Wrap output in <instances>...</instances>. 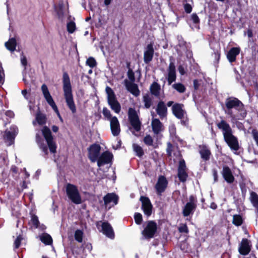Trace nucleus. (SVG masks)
Returning <instances> with one entry per match:
<instances>
[{
  "label": "nucleus",
  "instance_id": "34",
  "mask_svg": "<svg viewBox=\"0 0 258 258\" xmlns=\"http://www.w3.org/2000/svg\"><path fill=\"white\" fill-rule=\"evenodd\" d=\"M5 46L11 51H14L16 47V40L15 38H11L5 43Z\"/></svg>",
  "mask_w": 258,
  "mask_h": 258
},
{
  "label": "nucleus",
  "instance_id": "55",
  "mask_svg": "<svg viewBox=\"0 0 258 258\" xmlns=\"http://www.w3.org/2000/svg\"><path fill=\"white\" fill-rule=\"evenodd\" d=\"M213 177H214V182H217L218 181V175L217 171L216 169H214L213 170Z\"/></svg>",
  "mask_w": 258,
  "mask_h": 258
},
{
  "label": "nucleus",
  "instance_id": "26",
  "mask_svg": "<svg viewBox=\"0 0 258 258\" xmlns=\"http://www.w3.org/2000/svg\"><path fill=\"white\" fill-rule=\"evenodd\" d=\"M217 126L222 131L223 137L232 133L230 125L224 120H221L217 124Z\"/></svg>",
  "mask_w": 258,
  "mask_h": 258
},
{
  "label": "nucleus",
  "instance_id": "31",
  "mask_svg": "<svg viewBox=\"0 0 258 258\" xmlns=\"http://www.w3.org/2000/svg\"><path fill=\"white\" fill-rule=\"evenodd\" d=\"M126 88L128 91L136 96H137L140 94L137 85L133 83H128L126 85Z\"/></svg>",
  "mask_w": 258,
  "mask_h": 258
},
{
  "label": "nucleus",
  "instance_id": "45",
  "mask_svg": "<svg viewBox=\"0 0 258 258\" xmlns=\"http://www.w3.org/2000/svg\"><path fill=\"white\" fill-rule=\"evenodd\" d=\"M83 232L80 230H77L75 233V239L79 242H82L83 240Z\"/></svg>",
  "mask_w": 258,
  "mask_h": 258
},
{
  "label": "nucleus",
  "instance_id": "49",
  "mask_svg": "<svg viewBox=\"0 0 258 258\" xmlns=\"http://www.w3.org/2000/svg\"><path fill=\"white\" fill-rule=\"evenodd\" d=\"M23 239V237L21 235H19L14 241V248H18L21 244V240Z\"/></svg>",
  "mask_w": 258,
  "mask_h": 258
},
{
  "label": "nucleus",
  "instance_id": "44",
  "mask_svg": "<svg viewBox=\"0 0 258 258\" xmlns=\"http://www.w3.org/2000/svg\"><path fill=\"white\" fill-rule=\"evenodd\" d=\"M86 63L91 68L96 67L97 62L95 58L93 57H89L86 60Z\"/></svg>",
  "mask_w": 258,
  "mask_h": 258
},
{
  "label": "nucleus",
  "instance_id": "28",
  "mask_svg": "<svg viewBox=\"0 0 258 258\" xmlns=\"http://www.w3.org/2000/svg\"><path fill=\"white\" fill-rule=\"evenodd\" d=\"M151 125L155 134H158L163 129V125L159 119L154 118L152 120Z\"/></svg>",
  "mask_w": 258,
  "mask_h": 258
},
{
  "label": "nucleus",
  "instance_id": "46",
  "mask_svg": "<svg viewBox=\"0 0 258 258\" xmlns=\"http://www.w3.org/2000/svg\"><path fill=\"white\" fill-rule=\"evenodd\" d=\"M76 29L75 23L73 22H70L67 24V30L70 33H73Z\"/></svg>",
  "mask_w": 258,
  "mask_h": 258
},
{
  "label": "nucleus",
  "instance_id": "63",
  "mask_svg": "<svg viewBox=\"0 0 258 258\" xmlns=\"http://www.w3.org/2000/svg\"><path fill=\"white\" fill-rule=\"evenodd\" d=\"M198 82L197 80H195L194 81V87L196 89H197L198 88Z\"/></svg>",
  "mask_w": 258,
  "mask_h": 258
},
{
  "label": "nucleus",
  "instance_id": "15",
  "mask_svg": "<svg viewBox=\"0 0 258 258\" xmlns=\"http://www.w3.org/2000/svg\"><path fill=\"white\" fill-rule=\"evenodd\" d=\"M224 139L231 149L234 151H237L239 149L238 140L233 135L232 133L224 136Z\"/></svg>",
  "mask_w": 258,
  "mask_h": 258
},
{
  "label": "nucleus",
  "instance_id": "47",
  "mask_svg": "<svg viewBox=\"0 0 258 258\" xmlns=\"http://www.w3.org/2000/svg\"><path fill=\"white\" fill-rule=\"evenodd\" d=\"M135 222L137 224L140 225L142 222V215L139 213H136L134 215Z\"/></svg>",
  "mask_w": 258,
  "mask_h": 258
},
{
  "label": "nucleus",
  "instance_id": "6",
  "mask_svg": "<svg viewBox=\"0 0 258 258\" xmlns=\"http://www.w3.org/2000/svg\"><path fill=\"white\" fill-rule=\"evenodd\" d=\"M41 91L47 103L52 107L53 110L57 114L60 120L62 121V119L60 115L57 107L49 93L47 86L45 84L41 86Z\"/></svg>",
  "mask_w": 258,
  "mask_h": 258
},
{
  "label": "nucleus",
  "instance_id": "56",
  "mask_svg": "<svg viewBox=\"0 0 258 258\" xmlns=\"http://www.w3.org/2000/svg\"><path fill=\"white\" fill-rule=\"evenodd\" d=\"M4 73L2 68H0V83H3L4 81Z\"/></svg>",
  "mask_w": 258,
  "mask_h": 258
},
{
  "label": "nucleus",
  "instance_id": "13",
  "mask_svg": "<svg viewBox=\"0 0 258 258\" xmlns=\"http://www.w3.org/2000/svg\"><path fill=\"white\" fill-rule=\"evenodd\" d=\"M140 201L142 202V209L144 214L148 217L151 216L152 212V205L147 197L141 196Z\"/></svg>",
  "mask_w": 258,
  "mask_h": 258
},
{
  "label": "nucleus",
  "instance_id": "22",
  "mask_svg": "<svg viewBox=\"0 0 258 258\" xmlns=\"http://www.w3.org/2000/svg\"><path fill=\"white\" fill-rule=\"evenodd\" d=\"M101 226L102 233L108 238L113 239L114 233L111 225L107 222H103Z\"/></svg>",
  "mask_w": 258,
  "mask_h": 258
},
{
  "label": "nucleus",
  "instance_id": "18",
  "mask_svg": "<svg viewBox=\"0 0 258 258\" xmlns=\"http://www.w3.org/2000/svg\"><path fill=\"white\" fill-rule=\"evenodd\" d=\"M154 53L153 43L148 44L145 48L144 52V61L145 63L148 64L152 61Z\"/></svg>",
  "mask_w": 258,
  "mask_h": 258
},
{
  "label": "nucleus",
  "instance_id": "20",
  "mask_svg": "<svg viewBox=\"0 0 258 258\" xmlns=\"http://www.w3.org/2000/svg\"><path fill=\"white\" fill-rule=\"evenodd\" d=\"M155 110L157 114L161 119L166 118L167 108L165 103L163 101H160L158 103Z\"/></svg>",
  "mask_w": 258,
  "mask_h": 258
},
{
  "label": "nucleus",
  "instance_id": "52",
  "mask_svg": "<svg viewBox=\"0 0 258 258\" xmlns=\"http://www.w3.org/2000/svg\"><path fill=\"white\" fill-rule=\"evenodd\" d=\"M251 134L253 139H254L257 146L258 147V131L255 129L252 130Z\"/></svg>",
  "mask_w": 258,
  "mask_h": 258
},
{
  "label": "nucleus",
  "instance_id": "1",
  "mask_svg": "<svg viewBox=\"0 0 258 258\" xmlns=\"http://www.w3.org/2000/svg\"><path fill=\"white\" fill-rule=\"evenodd\" d=\"M42 134L45 138L47 145L44 143V141L37 134L36 136V141L37 143L39 148L44 153L45 155L48 154L47 146L49 147L50 152L51 153H55L56 152V145L53 141L51 133L49 128L44 126L42 130Z\"/></svg>",
  "mask_w": 258,
  "mask_h": 258
},
{
  "label": "nucleus",
  "instance_id": "25",
  "mask_svg": "<svg viewBox=\"0 0 258 258\" xmlns=\"http://www.w3.org/2000/svg\"><path fill=\"white\" fill-rule=\"evenodd\" d=\"M221 174L227 183H232L234 181V177L229 167L226 166H223Z\"/></svg>",
  "mask_w": 258,
  "mask_h": 258
},
{
  "label": "nucleus",
  "instance_id": "24",
  "mask_svg": "<svg viewBox=\"0 0 258 258\" xmlns=\"http://www.w3.org/2000/svg\"><path fill=\"white\" fill-rule=\"evenodd\" d=\"M110 125L112 134L114 136H117L120 132V128L118 120L116 117H112L110 121Z\"/></svg>",
  "mask_w": 258,
  "mask_h": 258
},
{
  "label": "nucleus",
  "instance_id": "32",
  "mask_svg": "<svg viewBox=\"0 0 258 258\" xmlns=\"http://www.w3.org/2000/svg\"><path fill=\"white\" fill-rule=\"evenodd\" d=\"M160 90V86L157 82H154L150 86L151 93L156 97H159Z\"/></svg>",
  "mask_w": 258,
  "mask_h": 258
},
{
  "label": "nucleus",
  "instance_id": "36",
  "mask_svg": "<svg viewBox=\"0 0 258 258\" xmlns=\"http://www.w3.org/2000/svg\"><path fill=\"white\" fill-rule=\"evenodd\" d=\"M152 98L148 94L143 96V102L146 108H149L152 105Z\"/></svg>",
  "mask_w": 258,
  "mask_h": 258
},
{
  "label": "nucleus",
  "instance_id": "33",
  "mask_svg": "<svg viewBox=\"0 0 258 258\" xmlns=\"http://www.w3.org/2000/svg\"><path fill=\"white\" fill-rule=\"evenodd\" d=\"M40 240L46 245H50L52 243L51 236L47 233H43L39 236Z\"/></svg>",
  "mask_w": 258,
  "mask_h": 258
},
{
  "label": "nucleus",
  "instance_id": "8",
  "mask_svg": "<svg viewBox=\"0 0 258 258\" xmlns=\"http://www.w3.org/2000/svg\"><path fill=\"white\" fill-rule=\"evenodd\" d=\"M197 201L195 197L190 196L189 201L182 208V214L184 217H188L192 215L197 208Z\"/></svg>",
  "mask_w": 258,
  "mask_h": 258
},
{
  "label": "nucleus",
  "instance_id": "61",
  "mask_svg": "<svg viewBox=\"0 0 258 258\" xmlns=\"http://www.w3.org/2000/svg\"><path fill=\"white\" fill-rule=\"evenodd\" d=\"M247 33V36L249 38H251L253 36V33H252V31L251 30H250V29L248 30Z\"/></svg>",
  "mask_w": 258,
  "mask_h": 258
},
{
  "label": "nucleus",
  "instance_id": "38",
  "mask_svg": "<svg viewBox=\"0 0 258 258\" xmlns=\"http://www.w3.org/2000/svg\"><path fill=\"white\" fill-rule=\"evenodd\" d=\"M144 143L149 146H153L154 148H156L157 146L153 144V140L152 137L150 135H147L144 138Z\"/></svg>",
  "mask_w": 258,
  "mask_h": 258
},
{
  "label": "nucleus",
  "instance_id": "51",
  "mask_svg": "<svg viewBox=\"0 0 258 258\" xmlns=\"http://www.w3.org/2000/svg\"><path fill=\"white\" fill-rule=\"evenodd\" d=\"M178 230L180 233H187L188 232V229L186 224H181L178 227Z\"/></svg>",
  "mask_w": 258,
  "mask_h": 258
},
{
  "label": "nucleus",
  "instance_id": "58",
  "mask_svg": "<svg viewBox=\"0 0 258 258\" xmlns=\"http://www.w3.org/2000/svg\"><path fill=\"white\" fill-rule=\"evenodd\" d=\"M178 70L181 75H183L185 74L184 69L182 66H179Z\"/></svg>",
  "mask_w": 258,
  "mask_h": 258
},
{
  "label": "nucleus",
  "instance_id": "57",
  "mask_svg": "<svg viewBox=\"0 0 258 258\" xmlns=\"http://www.w3.org/2000/svg\"><path fill=\"white\" fill-rule=\"evenodd\" d=\"M21 61L22 64L25 67L27 63L26 58L25 56H22L21 58Z\"/></svg>",
  "mask_w": 258,
  "mask_h": 258
},
{
  "label": "nucleus",
  "instance_id": "53",
  "mask_svg": "<svg viewBox=\"0 0 258 258\" xmlns=\"http://www.w3.org/2000/svg\"><path fill=\"white\" fill-rule=\"evenodd\" d=\"M191 19L195 24H198L200 22L199 18L196 14H192L191 16Z\"/></svg>",
  "mask_w": 258,
  "mask_h": 258
},
{
  "label": "nucleus",
  "instance_id": "64",
  "mask_svg": "<svg viewBox=\"0 0 258 258\" xmlns=\"http://www.w3.org/2000/svg\"><path fill=\"white\" fill-rule=\"evenodd\" d=\"M111 3V0H104V4L106 6L109 5Z\"/></svg>",
  "mask_w": 258,
  "mask_h": 258
},
{
  "label": "nucleus",
  "instance_id": "30",
  "mask_svg": "<svg viewBox=\"0 0 258 258\" xmlns=\"http://www.w3.org/2000/svg\"><path fill=\"white\" fill-rule=\"evenodd\" d=\"M200 154L201 158L205 161L210 159L211 152L209 149L206 146H200Z\"/></svg>",
  "mask_w": 258,
  "mask_h": 258
},
{
  "label": "nucleus",
  "instance_id": "60",
  "mask_svg": "<svg viewBox=\"0 0 258 258\" xmlns=\"http://www.w3.org/2000/svg\"><path fill=\"white\" fill-rule=\"evenodd\" d=\"M85 248L87 249L88 251L90 252L91 250V249H92V245H91V244L90 243H87L85 245Z\"/></svg>",
  "mask_w": 258,
  "mask_h": 258
},
{
  "label": "nucleus",
  "instance_id": "12",
  "mask_svg": "<svg viewBox=\"0 0 258 258\" xmlns=\"http://www.w3.org/2000/svg\"><path fill=\"white\" fill-rule=\"evenodd\" d=\"M101 147L98 144L91 145L88 149V157L92 162L97 161L99 155Z\"/></svg>",
  "mask_w": 258,
  "mask_h": 258
},
{
  "label": "nucleus",
  "instance_id": "23",
  "mask_svg": "<svg viewBox=\"0 0 258 258\" xmlns=\"http://www.w3.org/2000/svg\"><path fill=\"white\" fill-rule=\"evenodd\" d=\"M183 106L182 104L179 103H175L172 106V113L178 119H182L186 114L183 109Z\"/></svg>",
  "mask_w": 258,
  "mask_h": 258
},
{
  "label": "nucleus",
  "instance_id": "54",
  "mask_svg": "<svg viewBox=\"0 0 258 258\" xmlns=\"http://www.w3.org/2000/svg\"><path fill=\"white\" fill-rule=\"evenodd\" d=\"M184 8L185 12L187 13H190L192 11V8L191 6L188 4H185L184 5Z\"/></svg>",
  "mask_w": 258,
  "mask_h": 258
},
{
  "label": "nucleus",
  "instance_id": "35",
  "mask_svg": "<svg viewBox=\"0 0 258 258\" xmlns=\"http://www.w3.org/2000/svg\"><path fill=\"white\" fill-rule=\"evenodd\" d=\"M250 201L253 206L255 209H258V195L254 192L252 191L250 193Z\"/></svg>",
  "mask_w": 258,
  "mask_h": 258
},
{
  "label": "nucleus",
  "instance_id": "42",
  "mask_svg": "<svg viewBox=\"0 0 258 258\" xmlns=\"http://www.w3.org/2000/svg\"><path fill=\"white\" fill-rule=\"evenodd\" d=\"M30 223L34 228H38L39 224V221L38 220V217L35 215H32L31 216Z\"/></svg>",
  "mask_w": 258,
  "mask_h": 258
},
{
  "label": "nucleus",
  "instance_id": "62",
  "mask_svg": "<svg viewBox=\"0 0 258 258\" xmlns=\"http://www.w3.org/2000/svg\"><path fill=\"white\" fill-rule=\"evenodd\" d=\"M52 130L53 132H57L58 130V127L56 125H53L52 126Z\"/></svg>",
  "mask_w": 258,
  "mask_h": 258
},
{
  "label": "nucleus",
  "instance_id": "39",
  "mask_svg": "<svg viewBox=\"0 0 258 258\" xmlns=\"http://www.w3.org/2000/svg\"><path fill=\"white\" fill-rule=\"evenodd\" d=\"M172 88L179 93H183L185 91V86L181 83H175L172 85Z\"/></svg>",
  "mask_w": 258,
  "mask_h": 258
},
{
  "label": "nucleus",
  "instance_id": "16",
  "mask_svg": "<svg viewBox=\"0 0 258 258\" xmlns=\"http://www.w3.org/2000/svg\"><path fill=\"white\" fill-rule=\"evenodd\" d=\"M188 177L185 162L183 159L180 160L178 167V177L181 182H184Z\"/></svg>",
  "mask_w": 258,
  "mask_h": 258
},
{
  "label": "nucleus",
  "instance_id": "11",
  "mask_svg": "<svg viewBox=\"0 0 258 258\" xmlns=\"http://www.w3.org/2000/svg\"><path fill=\"white\" fill-rule=\"evenodd\" d=\"M18 133V127L14 125H12L9 129H7L5 131L4 138L5 142L8 143V145L10 146L13 144Z\"/></svg>",
  "mask_w": 258,
  "mask_h": 258
},
{
  "label": "nucleus",
  "instance_id": "59",
  "mask_svg": "<svg viewBox=\"0 0 258 258\" xmlns=\"http://www.w3.org/2000/svg\"><path fill=\"white\" fill-rule=\"evenodd\" d=\"M6 115L10 117H13L14 116V113L13 111L11 110L7 111L6 112Z\"/></svg>",
  "mask_w": 258,
  "mask_h": 258
},
{
  "label": "nucleus",
  "instance_id": "43",
  "mask_svg": "<svg viewBox=\"0 0 258 258\" xmlns=\"http://www.w3.org/2000/svg\"><path fill=\"white\" fill-rule=\"evenodd\" d=\"M36 120L38 124L41 125L45 123V116L41 113H37L36 115Z\"/></svg>",
  "mask_w": 258,
  "mask_h": 258
},
{
  "label": "nucleus",
  "instance_id": "37",
  "mask_svg": "<svg viewBox=\"0 0 258 258\" xmlns=\"http://www.w3.org/2000/svg\"><path fill=\"white\" fill-rule=\"evenodd\" d=\"M133 148L137 156L139 157L143 156L144 151L142 148L137 144H133Z\"/></svg>",
  "mask_w": 258,
  "mask_h": 258
},
{
  "label": "nucleus",
  "instance_id": "29",
  "mask_svg": "<svg viewBox=\"0 0 258 258\" xmlns=\"http://www.w3.org/2000/svg\"><path fill=\"white\" fill-rule=\"evenodd\" d=\"M240 49L239 47H232L228 51L227 57L230 62L235 61L236 57L240 53Z\"/></svg>",
  "mask_w": 258,
  "mask_h": 258
},
{
  "label": "nucleus",
  "instance_id": "5",
  "mask_svg": "<svg viewBox=\"0 0 258 258\" xmlns=\"http://www.w3.org/2000/svg\"><path fill=\"white\" fill-rule=\"evenodd\" d=\"M66 191L68 198L73 203L76 204L81 203V197L77 186L69 183L67 185Z\"/></svg>",
  "mask_w": 258,
  "mask_h": 258
},
{
  "label": "nucleus",
  "instance_id": "10",
  "mask_svg": "<svg viewBox=\"0 0 258 258\" xmlns=\"http://www.w3.org/2000/svg\"><path fill=\"white\" fill-rule=\"evenodd\" d=\"M231 118V121L243 120L247 115V111L243 104L232 111L231 114L228 115Z\"/></svg>",
  "mask_w": 258,
  "mask_h": 258
},
{
  "label": "nucleus",
  "instance_id": "27",
  "mask_svg": "<svg viewBox=\"0 0 258 258\" xmlns=\"http://www.w3.org/2000/svg\"><path fill=\"white\" fill-rule=\"evenodd\" d=\"M250 247L251 245L249 240L247 239H243L241 242L238 250L241 254L246 255L250 251Z\"/></svg>",
  "mask_w": 258,
  "mask_h": 258
},
{
  "label": "nucleus",
  "instance_id": "50",
  "mask_svg": "<svg viewBox=\"0 0 258 258\" xmlns=\"http://www.w3.org/2000/svg\"><path fill=\"white\" fill-rule=\"evenodd\" d=\"M239 120L231 121L232 123L235 124L236 127L239 130H244V126L242 123L238 121Z\"/></svg>",
  "mask_w": 258,
  "mask_h": 258
},
{
  "label": "nucleus",
  "instance_id": "17",
  "mask_svg": "<svg viewBox=\"0 0 258 258\" xmlns=\"http://www.w3.org/2000/svg\"><path fill=\"white\" fill-rule=\"evenodd\" d=\"M106 209H109L117 203L118 197L114 193L106 195L103 198Z\"/></svg>",
  "mask_w": 258,
  "mask_h": 258
},
{
  "label": "nucleus",
  "instance_id": "2",
  "mask_svg": "<svg viewBox=\"0 0 258 258\" xmlns=\"http://www.w3.org/2000/svg\"><path fill=\"white\" fill-rule=\"evenodd\" d=\"M62 89L67 105L72 112L74 113L76 112V107L74 100L70 79L67 72H64L62 75Z\"/></svg>",
  "mask_w": 258,
  "mask_h": 258
},
{
  "label": "nucleus",
  "instance_id": "14",
  "mask_svg": "<svg viewBox=\"0 0 258 258\" xmlns=\"http://www.w3.org/2000/svg\"><path fill=\"white\" fill-rule=\"evenodd\" d=\"M113 155L109 152L105 151L102 153L98 157L97 162V165L100 167L111 162Z\"/></svg>",
  "mask_w": 258,
  "mask_h": 258
},
{
  "label": "nucleus",
  "instance_id": "41",
  "mask_svg": "<svg viewBox=\"0 0 258 258\" xmlns=\"http://www.w3.org/2000/svg\"><path fill=\"white\" fill-rule=\"evenodd\" d=\"M233 224L236 226H240L242 223V219L241 216L239 215H235L233 217Z\"/></svg>",
  "mask_w": 258,
  "mask_h": 258
},
{
  "label": "nucleus",
  "instance_id": "40",
  "mask_svg": "<svg viewBox=\"0 0 258 258\" xmlns=\"http://www.w3.org/2000/svg\"><path fill=\"white\" fill-rule=\"evenodd\" d=\"M56 11L57 12L58 19L61 20V21L63 20L64 16V12L63 9V5H59L58 8H56Z\"/></svg>",
  "mask_w": 258,
  "mask_h": 258
},
{
  "label": "nucleus",
  "instance_id": "4",
  "mask_svg": "<svg viewBox=\"0 0 258 258\" xmlns=\"http://www.w3.org/2000/svg\"><path fill=\"white\" fill-rule=\"evenodd\" d=\"M105 91L107 95L108 103L110 108L116 113H118L121 109V106L117 100L115 94L112 89L107 86L105 88Z\"/></svg>",
  "mask_w": 258,
  "mask_h": 258
},
{
  "label": "nucleus",
  "instance_id": "21",
  "mask_svg": "<svg viewBox=\"0 0 258 258\" xmlns=\"http://www.w3.org/2000/svg\"><path fill=\"white\" fill-rule=\"evenodd\" d=\"M167 81L170 85L176 80V78L175 66L172 61H170L167 69Z\"/></svg>",
  "mask_w": 258,
  "mask_h": 258
},
{
  "label": "nucleus",
  "instance_id": "19",
  "mask_svg": "<svg viewBox=\"0 0 258 258\" xmlns=\"http://www.w3.org/2000/svg\"><path fill=\"white\" fill-rule=\"evenodd\" d=\"M168 181L163 176H160L155 185V188L158 195H161L167 187Z\"/></svg>",
  "mask_w": 258,
  "mask_h": 258
},
{
  "label": "nucleus",
  "instance_id": "9",
  "mask_svg": "<svg viewBox=\"0 0 258 258\" xmlns=\"http://www.w3.org/2000/svg\"><path fill=\"white\" fill-rule=\"evenodd\" d=\"M157 230V224L154 221H149L145 225V228L142 233L146 239L153 238Z\"/></svg>",
  "mask_w": 258,
  "mask_h": 258
},
{
  "label": "nucleus",
  "instance_id": "3",
  "mask_svg": "<svg viewBox=\"0 0 258 258\" xmlns=\"http://www.w3.org/2000/svg\"><path fill=\"white\" fill-rule=\"evenodd\" d=\"M242 104L243 103L237 98L229 97L225 99L223 108L225 113L228 115Z\"/></svg>",
  "mask_w": 258,
  "mask_h": 258
},
{
  "label": "nucleus",
  "instance_id": "48",
  "mask_svg": "<svg viewBox=\"0 0 258 258\" xmlns=\"http://www.w3.org/2000/svg\"><path fill=\"white\" fill-rule=\"evenodd\" d=\"M102 113L103 115L108 120L110 121L112 118L110 111L106 107L103 108Z\"/></svg>",
  "mask_w": 258,
  "mask_h": 258
},
{
  "label": "nucleus",
  "instance_id": "7",
  "mask_svg": "<svg viewBox=\"0 0 258 258\" xmlns=\"http://www.w3.org/2000/svg\"><path fill=\"white\" fill-rule=\"evenodd\" d=\"M128 117L130 122L133 128L136 132H139L141 130L142 123L139 119L137 112L134 108H129Z\"/></svg>",
  "mask_w": 258,
  "mask_h": 258
}]
</instances>
